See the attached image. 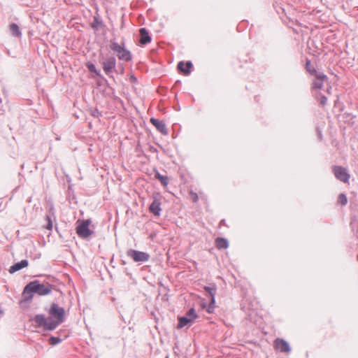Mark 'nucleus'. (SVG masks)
Listing matches in <instances>:
<instances>
[{
    "instance_id": "obj_1",
    "label": "nucleus",
    "mask_w": 358,
    "mask_h": 358,
    "mask_svg": "<svg viewBox=\"0 0 358 358\" xmlns=\"http://www.w3.org/2000/svg\"><path fill=\"white\" fill-rule=\"evenodd\" d=\"M48 313V317L42 314L36 315L34 317V322L38 327H42L45 330L52 331L64 320V308L60 307L57 303H52Z\"/></svg>"
},
{
    "instance_id": "obj_2",
    "label": "nucleus",
    "mask_w": 358,
    "mask_h": 358,
    "mask_svg": "<svg viewBox=\"0 0 358 358\" xmlns=\"http://www.w3.org/2000/svg\"><path fill=\"white\" fill-rule=\"evenodd\" d=\"M52 291V286L49 284L40 283L38 280H34L28 283L24 288L22 295L25 301L31 300L33 294L45 296Z\"/></svg>"
},
{
    "instance_id": "obj_3",
    "label": "nucleus",
    "mask_w": 358,
    "mask_h": 358,
    "mask_svg": "<svg viewBox=\"0 0 358 358\" xmlns=\"http://www.w3.org/2000/svg\"><path fill=\"white\" fill-rule=\"evenodd\" d=\"M91 222H92L90 219L82 220H78L77 221L76 229L79 237L82 238H87L92 234L93 231L89 228Z\"/></svg>"
},
{
    "instance_id": "obj_4",
    "label": "nucleus",
    "mask_w": 358,
    "mask_h": 358,
    "mask_svg": "<svg viewBox=\"0 0 358 358\" xmlns=\"http://www.w3.org/2000/svg\"><path fill=\"white\" fill-rule=\"evenodd\" d=\"M116 63L117 61L114 56L110 55L103 58V61L101 62L102 68L108 76L112 77V73L114 71H116Z\"/></svg>"
},
{
    "instance_id": "obj_5",
    "label": "nucleus",
    "mask_w": 358,
    "mask_h": 358,
    "mask_svg": "<svg viewBox=\"0 0 358 358\" xmlns=\"http://www.w3.org/2000/svg\"><path fill=\"white\" fill-rule=\"evenodd\" d=\"M162 196L159 192H154L152 194V202L149 206V211L155 216H160L162 211Z\"/></svg>"
},
{
    "instance_id": "obj_6",
    "label": "nucleus",
    "mask_w": 358,
    "mask_h": 358,
    "mask_svg": "<svg viewBox=\"0 0 358 358\" xmlns=\"http://www.w3.org/2000/svg\"><path fill=\"white\" fill-rule=\"evenodd\" d=\"M205 291H206L210 296V301L208 304V306L206 307V305L203 303L202 307L203 308H206V310L209 313H213L215 308V295L217 292V287L215 284H213L212 286H205L204 287Z\"/></svg>"
},
{
    "instance_id": "obj_7",
    "label": "nucleus",
    "mask_w": 358,
    "mask_h": 358,
    "mask_svg": "<svg viewBox=\"0 0 358 358\" xmlns=\"http://www.w3.org/2000/svg\"><path fill=\"white\" fill-rule=\"evenodd\" d=\"M197 317L198 315L196 313L195 309L193 308H190L185 316L178 317V328H183L188 324L194 322Z\"/></svg>"
},
{
    "instance_id": "obj_8",
    "label": "nucleus",
    "mask_w": 358,
    "mask_h": 358,
    "mask_svg": "<svg viewBox=\"0 0 358 358\" xmlns=\"http://www.w3.org/2000/svg\"><path fill=\"white\" fill-rule=\"evenodd\" d=\"M127 255L135 262H148L150 257V255L147 252L133 249L129 250L127 252Z\"/></svg>"
},
{
    "instance_id": "obj_9",
    "label": "nucleus",
    "mask_w": 358,
    "mask_h": 358,
    "mask_svg": "<svg viewBox=\"0 0 358 358\" xmlns=\"http://www.w3.org/2000/svg\"><path fill=\"white\" fill-rule=\"evenodd\" d=\"M332 171L336 179L344 183L349 182L350 176L345 168L341 166H334L332 168Z\"/></svg>"
},
{
    "instance_id": "obj_10",
    "label": "nucleus",
    "mask_w": 358,
    "mask_h": 358,
    "mask_svg": "<svg viewBox=\"0 0 358 358\" xmlns=\"http://www.w3.org/2000/svg\"><path fill=\"white\" fill-rule=\"evenodd\" d=\"M274 348L281 352L289 353L291 351L289 343L282 338H276L274 341Z\"/></svg>"
},
{
    "instance_id": "obj_11",
    "label": "nucleus",
    "mask_w": 358,
    "mask_h": 358,
    "mask_svg": "<svg viewBox=\"0 0 358 358\" xmlns=\"http://www.w3.org/2000/svg\"><path fill=\"white\" fill-rule=\"evenodd\" d=\"M192 63L190 61H187L185 63L183 61L178 62L177 68L178 71L182 73L185 76H189L191 73L190 69L192 67Z\"/></svg>"
},
{
    "instance_id": "obj_12",
    "label": "nucleus",
    "mask_w": 358,
    "mask_h": 358,
    "mask_svg": "<svg viewBox=\"0 0 358 358\" xmlns=\"http://www.w3.org/2000/svg\"><path fill=\"white\" fill-rule=\"evenodd\" d=\"M150 122L162 134H167L166 127L164 121L152 117L150 119Z\"/></svg>"
},
{
    "instance_id": "obj_13",
    "label": "nucleus",
    "mask_w": 358,
    "mask_h": 358,
    "mask_svg": "<svg viewBox=\"0 0 358 358\" xmlns=\"http://www.w3.org/2000/svg\"><path fill=\"white\" fill-rule=\"evenodd\" d=\"M140 39L139 43L141 45H146L151 41V36L145 28H141L139 30Z\"/></svg>"
},
{
    "instance_id": "obj_14",
    "label": "nucleus",
    "mask_w": 358,
    "mask_h": 358,
    "mask_svg": "<svg viewBox=\"0 0 358 358\" xmlns=\"http://www.w3.org/2000/svg\"><path fill=\"white\" fill-rule=\"evenodd\" d=\"M29 265V262L27 259H22L20 262L14 264L11 266L8 270L10 273H14Z\"/></svg>"
},
{
    "instance_id": "obj_15",
    "label": "nucleus",
    "mask_w": 358,
    "mask_h": 358,
    "mask_svg": "<svg viewBox=\"0 0 358 358\" xmlns=\"http://www.w3.org/2000/svg\"><path fill=\"white\" fill-rule=\"evenodd\" d=\"M110 48L111 50H113L114 52H116L117 55L120 54L124 49H125L124 43H122L121 44H119L115 40H111Z\"/></svg>"
},
{
    "instance_id": "obj_16",
    "label": "nucleus",
    "mask_w": 358,
    "mask_h": 358,
    "mask_svg": "<svg viewBox=\"0 0 358 358\" xmlns=\"http://www.w3.org/2000/svg\"><path fill=\"white\" fill-rule=\"evenodd\" d=\"M117 57L120 60H123L125 62L131 61L132 59L131 52L126 48L124 49L120 54H117Z\"/></svg>"
},
{
    "instance_id": "obj_17",
    "label": "nucleus",
    "mask_w": 358,
    "mask_h": 358,
    "mask_svg": "<svg viewBox=\"0 0 358 358\" xmlns=\"http://www.w3.org/2000/svg\"><path fill=\"white\" fill-rule=\"evenodd\" d=\"M154 171L155 173V179L159 180L164 187H166L169 184V178L166 176L161 175L157 170H155Z\"/></svg>"
},
{
    "instance_id": "obj_18",
    "label": "nucleus",
    "mask_w": 358,
    "mask_h": 358,
    "mask_svg": "<svg viewBox=\"0 0 358 358\" xmlns=\"http://www.w3.org/2000/svg\"><path fill=\"white\" fill-rule=\"evenodd\" d=\"M215 245L218 249H226L229 246L228 241L224 238H217Z\"/></svg>"
},
{
    "instance_id": "obj_19",
    "label": "nucleus",
    "mask_w": 358,
    "mask_h": 358,
    "mask_svg": "<svg viewBox=\"0 0 358 358\" xmlns=\"http://www.w3.org/2000/svg\"><path fill=\"white\" fill-rule=\"evenodd\" d=\"M10 31L13 36L21 37L22 36L19 26L16 23L13 22L10 24Z\"/></svg>"
},
{
    "instance_id": "obj_20",
    "label": "nucleus",
    "mask_w": 358,
    "mask_h": 358,
    "mask_svg": "<svg viewBox=\"0 0 358 358\" xmlns=\"http://www.w3.org/2000/svg\"><path fill=\"white\" fill-rule=\"evenodd\" d=\"M103 24V22L98 16H94L93 22L91 23V27L94 30H99V27Z\"/></svg>"
},
{
    "instance_id": "obj_21",
    "label": "nucleus",
    "mask_w": 358,
    "mask_h": 358,
    "mask_svg": "<svg viewBox=\"0 0 358 358\" xmlns=\"http://www.w3.org/2000/svg\"><path fill=\"white\" fill-rule=\"evenodd\" d=\"M86 66L90 72L95 73L97 76H101V72L97 70L95 65L92 62H87Z\"/></svg>"
},
{
    "instance_id": "obj_22",
    "label": "nucleus",
    "mask_w": 358,
    "mask_h": 358,
    "mask_svg": "<svg viewBox=\"0 0 358 358\" xmlns=\"http://www.w3.org/2000/svg\"><path fill=\"white\" fill-rule=\"evenodd\" d=\"M313 72L315 76V80H325L327 79V76L324 74L322 72L317 71L315 68H313Z\"/></svg>"
},
{
    "instance_id": "obj_23",
    "label": "nucleus",
    "mask_w": 358,
    "mask_h": 358,
    "mask_svg": "<svg viewBox=\"0 0 358 358\" xmlns=\"http://www.w3.org/2000/svg\"><path fill=\"white\" fill-rule=\"evenodd\" d=\"M338 202L342 206H345L348 203V198L345 194H340L338 198Z\"/></svg>"
},
{
    "instance_id": "obj_24",
    "label": "nucleus",
    "mask_w": 358,
    "mask_h": 358,
    "mask_svg": "<svg viewBox=\"0 0 358 358\" xmlns=\"http://www.w3.org/2000/svg\"><path fill=\"white\" fill-rule=\"evenodd\" d=\"M62 342V339L59 337L51 336L49 340L50 344L52 345H57Z\"/></svg>"
},
{
    "instance_id": "obj_25",
    "label": "nucleus",
    "mask_w": 358,
    "mask_h": 358,
    "mask_svg": "<svg viewBox=\"0 0 358 358\" xmlns=\"http://www.w3.org/2000/svg\"><path fill=\"white\" fill-rule=\"evenodd\" d=\"M323 81L321 80H315L313 82V88L315 89H321L323 86Z\"/></svg>"
},
{
    "instance_id": "obj_26",
    "label": "nucleus",
    "mask_w": 358,
    "mask_h": 358,
    "mask_svg": "<svg viewBox=\"0 0 358 358\" xmlns=\"http://www.w3.org/2000/svg\"><path fill=\"white\" fill-rule=\"evenodd\" d=\"M313 68H314V67L311 65L310 61L309 59H307L306 63V69L307 71H308L310 73L313 74Z\"/></svg>"
},
{
    "instance_id": "obj_27",
    "label": "nucleus",
    "mask_w": 358,
    "mask_h": 358,
    "mask_svg": "<svg viewBox=\"0 0 358 358\" xmlns=\"http://www.w3.org/2000/svg\"><path fill=\"white\" fill-rule=\"evenodd\" d=\"M46 220H47L46 229H48V230H51L52 229V220H51V218H50V217L49 215L46 216Z\"/></svg>"
},
{
    "instance_id": "obj_28",
    "label": "nucleus",
    "mask_w": 358,
    "mask_h": 358,
    "mask_svg": "<svg viewBox=\"0 0 358 358\" xmlns=\"http://www.w3.org/2000/svg\"><path fill=\"white\" fill-rule=\"evenodd\" d=\"M190 197L193 202L196 203L199 200L198 194L192 191L189 192Z\"/></svg>"
},
{
    "instance_id": "obj_29",
    "label": "nucleus",
    "mask_w": 358,
    "mask_h": 358,
    "mask_svg": "<svg viewBox=\"0 0 358 358\" xmlns=\"http://www.w3.org/2000/svg\"><path fill=\"white\" fill-rule=\"evenodd\" d=\"M319 102L322 106H324L327 102V98L324 95H320Z\"/></svg>"
},
{
    "instance_id": "obj_30",
    "label": "nucleus",
    "mask_w": 358,
    "mask_h": 358,
    "mask_svg": "<svg viewBox=\"0 0 358 358\" xmlns=\"http://www.w3.org/2000/svg\"><path fill=\"white\" fill-rule=\"evenodd\" d=\"M92 115L95 117H99L101 115V113L97 109H94L92 111Z\"/></svg>"
},
{
    "instance_id": "obj_31",
    "label": "nucleus",
    "mask_w": 358,
    "mask_h": 358,
    "mask_svg": "<svg viewBox=\"0 0 358 358\" xmlns=\"http://www.w3.org/2000/svg\"><path fill=\"white\" fill-rule=\"evenodd\" d=\"M131 80H136V78L134 76H131Z\"/></svg>"
},
{
    "instance_id": "obj_32",
    "label": "nucleus",
    "mask_w": 358,
    "mask_h": 358,
    "mask_svg": "<svg viewBox=\"0 0 358 358\" xmlns=\"http://www.w3.org/2000/svg\"><path fill=\"white\" fill-rule=\"evenodd\" d=\"M3 314V311L0 310V315Z\"/></svg>"
}]
</instances>
